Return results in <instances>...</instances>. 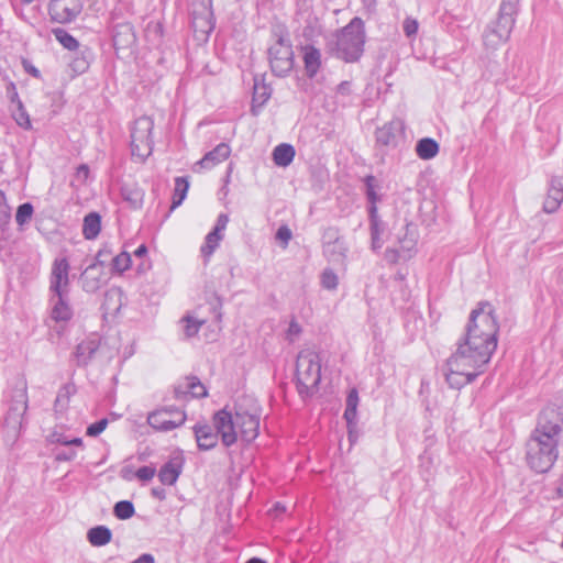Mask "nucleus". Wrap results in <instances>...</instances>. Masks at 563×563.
Wrapping results in <instances>:
<instances>
[{
    "mask_svg": "<svg viewBox=\"0 0 563 563\" xmlns=\"http://www.w3.org/2000/svg\"><path fill=\"white\" fill-rule=\"evenodd\" d=\"M154 120L143 115L135 120L131 129V155L136 162L144 163L154 150Z\"/></svg>",
    "mask_w": 563,
    "mask_h": 563,
    "instance_id": "6",
    "label": "nucleus"
},
{
    "mask_svg": "<svg viewBox=\"0 0 563 563\" xmlns=\"http://www.w3.org/2000/svg\"><path fill=\"white\" fill-rule=\"evenodd\" d=\"M186 327L185 331L188 336L195 335L200 327L207 322V319L200 318L198 313L196 316L185 318Z\"/></svg>",
    "mask_w": 563,
    "mask_h": 563,
    "instance_id": "28",
    "label": "nucleus"
},
{
    "mask_svg": "<svg viewBox=\"0 0 563 563\" xmlns=\"http://www.w3.org/2000/svg\"><path fill=\"white\" fill-rule=\"evenodd\" d=\"M156 474V468L153 466H143L136 471V477L140 481H151Z\"/></svg>",
    "mask_w": 563,
    "mask_h": 563,
    "instance_id": "33",
    "label": "nucleus"
},
{
    "mask_svg": "<svg viewBox=\"0 0 563 563\" xmlns=\"http://www.w3.org/2000/svg\"><path fill=\"white\" fill-rule=\"evenodd\" d=\"M269 62L272 69L278 75H284L291 70L294 66V52L287 38L280 36L269 48Z\"/></svg>",
    "mask_w": 563,
    "mask_h": 563,
    "instance_id": "8",
    "label": "nucleus"
},
{
    "mask_svg": "<svg viewBox=\"0 0 563 563\" xmlns=\"http://www.w3.org/2000/svg\"><path fill=\"white\" fill-rule=\"evenodd\" d=\"M114 515L117 518L125 520L134 515V506L131 501L122 500L115 504Z\"/></svg>",
    "mask_w": 563,
    "mask_h": 563,
    "instance_id": "27",
    "label": "nucleus"
},
{
    "mask_svg": "<svg viewBox=\"0 0 563 563\" xmlns=\"http://www.w3.org/2000/svg\"><path fill=\"white\" fill-rule=\"evenodd\" d=\"M52 318L55 321H68L71 318V310L69 306L64 301L63 297L58 299V302L52 310Z\"/></svg>",
    "mask_w": 563,
    "mask_h": 563,
    "instance_id": "25",
    "label": "nucleus"
},
{
    "mask_svg": "<svg viewBox=\"0 0 563 563\" xmlns=\"http://www.w3.org/2000/svg\"><path fill=\"white\" fill-rule=\"evenodd\" d=\"M378 227L377 224H374L373 228H372V235H373V243L375 244L376 241L378 240Z\"/></svg>",
    "mask_w": 563,
    "mask_h": 563,
    "instance_id": "44",
    "label": "nucleus"
},
{
    "mask_svg": "<svg viewBox=\"0 0 563 563\" xmlns=\"http://www.w3.org/2000/svg\"><path fill=\"white\" fill-rule=\"evenodd\" d=\"M418 29H419V24L416 19L407 18L404 21V32L406 33L407 36L416 35V33L418 32Z\"/></svg>",
    "mask_w": 563,
    "mask_h": 563,
    "instance_id": "34",
    "label": "nucleus"
},
{
    "mask_svg": "<svg viewBox=\"0 0 563 563\" xmlns=\"http://www.w3.org/2000/svg\"><path fill=\"white\" fill-rule=\"evenodd\" d=\"M561 427L559 415L553 410L540 415L527 450V461L538 473L548 472L558 459L559 437Z\"/></svg>",
    "mask_w": 563,
    "mask_h": 563,
    "instance_id": "2",
    "label": "nucleus"
},
{
    "mask_svg": "<svg viewBox=\"0 0 563 563\" xmlns=\"http://www.w3.org/2000/svg\"><path fill=\"white\" fill-rule=\"evenodd\" d=\"M365 29L361 18H354L336 34L335 55L346 63L356 62L364 52Z\"/></svg>",
    "mask_w": 563,
    "mask_h": 563,
    "instance_id": "4",
    "label": "nucleus"
},
{
    "mask_svg": "<svg viewBox=\"0 0 563 563\" xmlns=\"http://www.w3.org/2000/svg\"><path fill=\"white\" fill-rule=\"evenodd\" d=\"M81 10L80 0H53L48 7L52 20L57 23L71 22L80 14Z\"/></svg>",
    "mask_w": 563,
    "mask_h": 563,
    "instance_id": "9",
    "label": "nucleus"
},
{
    "mask_svg": "<svg viewBox=\"0 0 563 563\" xmlns=\"http://www.w3.org/2000/svg\"><path fill=\"white\" fill-rule=\"evenodd\" d=\"M181 466L183 465L179 460H172L167 462L158 473L162 484L174 485L181 473Z\"/></svg>",
    "mask_w": 563,
    "mask_h": 563,
    "instance_id": "16",
    "label": "nucleus"
},
{
    "mask_svg": "<svg viewBox=\"0 0 563 563\" xmlns=\"http://www.w3.org/2000/svg\"><path fill=\"white\" fill-rule=\"evenodd\" d=\"M88 540L92 545H104L111 540V531L103 526L92 528L88 532Z\"/></svg>",
    "mask_w": 563,
    "mask_h": 563,
    "instance_id": "22",
    "label": "nucleus"
},
{
    "mask_svg": "<svg viewBox=\"0 0 563 563\" xmlns=\"http://www.w3.org/2000/svg\"><path fill=\"white\" fill-rule=\"evenodd\" d=\"M108 426V420L107 419H101L95 423H91L88 428H87V435L88 437H97L99 435L100 433H102L106 428Z\"/></svg>",
    "mask_w": 563,
    "mask_h": 563,
    "instance_id": "32",
    "label": "nucleus"
},
{
    "mask_svg": "<svg viewBox=\"0 0 563 563\" xmlns=\"http://www.w3.org/2000/svg\"><path fill=\"white\" fill-rule=\"evenodd\" d=\"M79 170H81V173L88 174V167L87 166H80Z\"/></svg>",
    "mask_w": 563,
    "mask_h": 563,
    "instance_id": "48",
    "label": "nucleus"
},
{
    "mask_svg": "<svg viewBox=\"0 0 563 563\" xmlns=\"http://www.w3.org/2000/svg\"><path fill=\"white\" fill-rule=\"evenodd\" d=\"M416 153L419 158L428 161L435 157L439 153V144L430 137L421 139L416 146Z\"/></svg>",
    "mask_w": 563,
    "mask_h": 563,
    "instance_id": "18",
    "label": "nucleus"
},
{
    "mask_svg": "<svg viewBox=\"0 0 563 563\" xmlns=\"http://www.w3.org/2000/svg\"><path fill=\"white\" fill-rule=\"evenodd\" d=\"M249 563H267V562L262 559H258V558H252V559H249Z\"/></svg>",
    "mask_w": 563,
    "mask_h": 563,
    "instance_id": "46",
    "label": "nucleus"
},
{
    "mask_svg": "<svg viewBox=\"0 0 563 563\" xmlns=\"http://www.w3.org/2000/svg\"><path fill=\"white\" fill-rule=\"evenodd\" d=\"M13 118L20 126H22L24 129H29L31 126L30 117L26 113V111L24 110V108L20 101H18L16 108L13 111Z\"/></svg>",
    "mask_w": 563,
    "mask_h": 563,
    "instance_id": "30",
    "label": "nucleus"
},
{
    "mask_svg": "<svg viewBox=\"0 0 563 563\" xmlns=\"http://www.w3.org/2000/svg\"><path fill=\"white\" fill-rule=\"evenodd\" d=\"M296 155L295 147L288 143L277 145L273 151V161L279 167L289 166Z\"/></svg>",
    "mask_w": 563,
    "mask_h": 563,
    "instance_id": "17",
    "label": "nucleus"
},
{
    "mask_svg": "<svg viewBox=\"0 0 563 563\" xmlns=\"http://www.w3.org/2000/svg\"><path fill=\"white\" fill-rule=\"evenodd\" d=\"M125 198L128 200H131L133 202L134 207H137L143 201V192L140 191V190H136V191L133 192V196H131V197L126 196Z\"/></svg>",
    "mask_w": 563,
    "mask_h": 563,
    "instance_id": "38",
    "label": "nucleus"
},
{
    "mask_svg": "<svg viewBox=\"0 0 563 563\" xmlns=\"http://www.w3.org/2000/svg\"><path fill=\"white\" fill-rule=\"evenodd\" d=\"M563 201V183L561 180H553L548 195L543 202V209L545 212H554L559 209Z\"/></svg>",
    "mask_w": 563,
    "mask_h": 563,
    "instance_id": "15",
    "label": "nucleus"
},
{
    "mask_svg": "<svg viewBox=\"0 0 563 563\" xmlns=\"http://www.w3.org/2000/svg\"><path fill=\"white\" fill-rule=\"evenodd\" d=\"M503 20H505V23H506V24H509L508 19H503V18H500V19H499V23H500V22H503Z\"/></svg>",
    "mask_w": 563,
    "mask_h": 563,
    "instance_id": "52",
    "label": "nucleus"
},
{
    "mask_svg": "<svg viewBox=\"0 0 563 563\" xmlns=\"http://www.w3.org/2000/svg\"><path fill=\"white\" fill-rule=\"evenodd\" d=\"M53 34L64 48L76 51L79 47L78 41L64 29H54Z\"/></svg>",
    "mask_w": 563,
    "mask_h": 563,
    "instance_id": "23",
    "label": "nucleus"
},
{
    "mask_svg": "<svg viewBox=\"0 0 563 563\" xmlns=\"http://www.w3.org/2000/svg\"><path fill=\"white\" fill-rule=\"evenodd\" d=\"M25 3H31L33 0H22Z\"/></svg>",
    "mask_w": 563,
    "mask_h": 563,
    "instance_id": "53",
    "label": "nucleus"
},
{
    "mask_svg": "<svg viewBox=\"0 0 563 563\" xmlns=\"http://www.w3.org/2000/svg\"><path fill=\"white\" fill-rule=\"evenodd\" d=\"M24 67H25V69H26L29 73L33 74L34 76H36V75H37V70H36L34 67H29L25 63H24Z\"/></svg>",
    "mask_w": 563,
    "mask_h": 563,
    "instance_id": "45",
    "label": "nucleus"
},
{
    "mask_svg": "<svg viewBox=\"0 0 563 563\" xmlns=\"http://www.w3.org/2000/svg\"><path fill=\"white\" fill-rule=\"evenodd\" d=\"M230 155V147L221 143L216 146L211 152L207 153L199 162L195 165L196 172H201L202 169H210L218 164L224 162Z\"/></svg>",
    "mask_w": 563,
    "mask_h": 563,
    "instance_id": "13",
    "label": "nucleus"
},
{
    "mask_svg": "<svg viewBox=\"0 0 563 563\" xmlns=\"http://www.w3.org/2000/svg\"><path fill=\"white\" fill-rule=\"evenodd\" d=\"M132 265L130 253L121 252L112 260V269L119 274L128 271Z\"/></svg>",
    "mask_w": 563,
    "mask_h": 563,
    "instance_id": "26",
    "label": "nucleus"
},
{
    "mask_svg": "<svg viewBox=\"0 0 563 563\" xmlns=\"http://www.w3.org/2000/svg\"><path fill=\"white\" fill-rule=\"evenodd\" d=\"M33 214V207L31 203L26 202L19 206L15 214V221L19 225H23L29 222Z\"/></svg>",
    "mask_w": 563,
    "mask_h": 563,
    "instance_id": "29",
    "label": "nucleus"
},
{
    "mask_svg": "<svg viewBox=\"0 0 563 563\" xmlns=\"http://www.w3.org/2000/svg\"><path fill=\"white\" fill-rule=\"evenodd\" d=\"M186 412L177 407H162L147 416V423L157 431H170L186 421Z\"/></svg>",
    "mask_w": 563,
    "mask_h": 563,
    "instance_id": "7",
    "label": "nucleus"
},
{
    "mask_svg": "<svg viewBox=\"0 0 563 563\" xmlns=\"http://www.w3.org/2000/svg\"><path fill=\"white\" fill-rule=\"evenodd\" d=\"M175 395L179 399L187 400L189 398H200L207 396L206 386L194 376L181 378L176 387Z\"/></svg>",
    "mask_w": 563,
    "mask_h": 563,
    "instance_id": "11",
    "label": "nucleus"
},
{
    "mask_svg": "<svg viewBox=\"0 0 563 563\" xmlns=\"http://www.w3.org/2000/svg\"><path fill=\"white\" fill-rule=\"evenodd\" d=\"M305 71L308 77L312 78L317 75L321 67V53L312 45L301 47Z\"/></svg>",
    "mask_w": 563,
    "mask_h": 563,
    "instance_id": "14",
    "label": "nucleus"
},
{
    "mask_svg": "<svg viewBox=\"0 0 563 563\" xmlns=\"http://www.w3.org/2000/svg\"><path fill=\"white\" fill-rule=\"evenodd\" d=\"M69 263L67 258H56L52 265L51 289L55 291L58 298L64 296L69 284Z\"/></svg>",
    "mask_w": 563,
    "mask_h": 563,
    "instance_id": "10",
    "label": "nucleus"
},
{
    "mask_svg": "<svg viewBox=\"0 0 563 563\" xmlns=\"http://www.w3.org/2000/svg\"><path fill=\"white\" fill-rule=\"evenodd\" d=\"M271 512L277 518L286 512V507L279 503H277L272 509Z\"/></svg>",
    "mask_w": 563,
    "mask_h": 563,
    "instance_id": "40",
    "label": "nucleus"
},
{
    "mask_svg": "<svg viewBox=\"0 0 563 563\" xmlns=\"http://www.w3.org/2000/svg\"><path fill=\"white\" fill-rule=\"evenodd\" d=\"M509 32H510V29L508 27L506 31H505V38H507L509 36Z\"/></svg>",
    "mask_w": 563,
    "mask_h": 563,
    "instance_id": "51",
    "label": "nucleus"
},
{
    "mask_svg": "<svg viewBox=\"0 0 563 563\" xmlns=\"http://www.w3.org/2000/svg\"><path fill=\"white\" fill-rule=\"evenodd\" d=\"M272 90L263 80H255L253 87V109L261 107L271 98Z\"/></svg>",
    "mask_w": 563,
    "mask_h": 563,
    "instance_id": "21",
    "label": "nucleus"
},
{
    "mask_svg": "<svg viewBox=\"0 0 563 563\" xmlns=\"http://www.w3.org/2000/svg\"><path fill=\"white\" fill-rule=\"evenodd\" d=\"M213 424L217 433L208 424L195 427L197 444L202 450H210L218 443V434L221 435L224 445L230 446L236 441V432L232 421V415L225 409L218 411L213 416Z\"/></svg>",
    "mask_w": 563,
    "mask_h": 563,
    "instance_id": "3",
    "label": "nucleus"
},
{
    "mask_svg": "<svg viewBox=\"0 0 563 563\" xmlns=\"http://www.w3.org/2000/svg\"><path fill=\"white\" fill-rule=\"evenodd\" d=\"M228 222L229 219L227 216H219L214 229L206 236L205 243L200 249V252L205 258H210V256L219 246L220 241L222 240V232L225 230Z\"/></svg>",
    "mask_w": 563,
    "mask_h": 563,
    "instance_id": "12",
    "label": "nucleus"
},
{
    "mask_svg": "<svg viewBox=\"0 0 563 563\" xmlns=\"http://www.w3.org/2000/svg\"><path fill=\"white\" fill-rule=\"evenodd\" d=\"M276 238L278 241L282 242L283 244V247H286L288 245V242L290 241L291 239V231L288 227L286 225H283L278 229L277 233H276Z\"/></svg>",
    "mask_w": 563,
    "mask_h": 563,
    "instance_id": "35",
    "label": "nucleus"
},
{
    "mask_svg": "<svg viewBox=\"0 0 563 563\" xmlns=\"http://www.w3.org/2000/svg\"><path fill=\"white\" fill-rule=\"evenodd\" d=\"M114 45H115V46H118V45H119V35H117V36L114 37Z\"/></svg>",
    "mask_w": 563,
    "mask_h": 563,
    "instance_id": "50",
    "label": "nucleus"
},
{
    "mask_svg": "<svg viewBox=\"0 0 563 563\" xmlns=\"http://www.w3.org/2000/svg\"><path fill=\"white\" fill-rule=\"evenodd\" d=\"M371 199L374 201L375 200V194L373 192V190H369L368 192Z\"/></svg>",
    "mask_w": 563,
    "mask_h": 563,
    "instance_id": "49",
    "label": "nucleus"
},
{
    "mask_svg": "<svg viewBox=\"0 0 563 563\" xmlns=\"http://www.w3.org/2000/svg\"><path fill=\"white\" fill-rule=\"evenodd\" d=\"M358 405V394L356 389H352L346 398V409L344 411V418L349 424H352L356 418Z\"/></svg>",
    "mask_w": 563,
    "mask_h": 563,
    "instance_id": "24",
    "label": "nucleus"
},
{
    "mask_svg": "<svg viewBox=\"0 0 563 563\" xmlns=\"http://www.w3.org/2000/svg\"><path fill=\"white\" fill-rule=\"evenodd\" d=\"M189 190V181L186 177H176L175 178V187L172 196V207L174 210L179 207L185 200L187 192Z\"/></svg>",
    "mask_w": 563,
    "mask_h": 563,
    "instance_id": "19",
    "label": "nucleus"
},
{
    "mask_svg": "<svg viewBox=\"0 0 563 563\" xmlns=\"http://www.w3.org/2000/svg\"><path fill=\"white\" fill-rule=\"evenodd\" d=\"M321 380V364L319 355L310 350L298 354L296 368V386L302 398L314 395Z\"/></svg>",
    "mask_w": 563,
    "mask_h": 563,
    "instance_id": "5",
    "label": "nucleus"
},
{
    "mask_svg": "<svg viewBox=\"0 0 563 563\" xmlns=\"http://www.w3.org/2000/svg\"><path fill=\"white\" fill-rule=\"evenodd\" d=\"M391 137V128L384 126L378 131L377 141L384 145H388L390 143Z\"/></svg>",
    "mask_w": 563,
    "mask_h": 563,
    "instance_id": "37",
    "label": "nucleus"
},
{
    "mask_svg": "<svg viewBox=\"0 0 563 563\" xmlns=\"http://www.w3.org/2000/svg\"><path fill=\"white\" fill-rule=\"evenodd\" d=\"M321 285L328 290H333L339 285V278L336 274L331 269H325L321 275Z\"/></svg>",
    "mask_w": 563,
    "mask_h": 563,
    "instance_id": "31",
    "label": "nucleus"
},
{
    "mask_svg": "<svg viewBox=\"0 0 563 563\" xmlns=\"http://www.w3.org/2000/svg\"><path fill=\"white\" fill-rule=\"evenodd\" d=\"M260 430V415L249 417V437L256 438Z\"/></svg>",
    "mask_w": 563,
    "mask_h": 563,
    "instance_id": "36",
    "label": "nucleus"
},
{
    "mask_svg": "<svg viewBox=\"0 0 563 563\" xmlns=\"http://www.w3.org/2000/svg\"><path fill=\"white\" fill-rule=\"evenodd\" d=\"M498 322L489 302L471 312L465 339L448 361V383L455 388L471 383L490 361L497 347Z\"/></svg>",
    "mask_w": 563,
    "mask_h": 563,
    "instance_id": "1",
    "label": "nucleus"
},
{
    "mask_svg": "<svg viewBox=\"0 0 563 563\" xmlns=\"http://www.w3.org/2000/svg\"><path fill=\"white\" fill-rule=\"evenodd\" d=\"M132 563H154V558L151 554H143Z\"/></svg>",
    "mask_w": 563,
    "mask_h": 563,
    "instance_id": "41",
    "label": "nucleus"
},
{
    "mask_svg": "<svg viewBox=\"0 0 563 563\" xmlns=\"http://www.w3.org/2000/svg\"><path fill=\"white\" fill-rule=\"evenodd\" d=\"M7 198L3 191L0 190V203L5 202Z\"/></svg>",
    "mask_w": 563,
    "mask_h": 563,
    "instance_id": "47",
    "label": "nucleus"
},
{
    "mask_svg": "<svg viewBox=\"0 0 563 563\" xmlns=\"http://www.w3.org/2000/svg\"><path fill=\"white\" fill-rule=\"evenodd\" d=\"M65 445H76V446H80L82 445V440L80 438H75L73 440H69V441H65L64 442Z\"/></svg>",
    "mask_w": 563,
    "mask_h": 563,
    "instance_id": "43",
    "label": "nucleus"
},
{
    "mask_svg": "<svg viewBox=\"0 0 563 563\" xmlns=\"http://www.w3.org/2000/svg\"><path fill=\"white\" fill-rule=\"evenodd\" d=\"M101 229V219L98 213H89L84 219L82 234L86 239L92 240L97 238Z\"/></svg>",
    "mask_w": 563,
    "mask_h": 563,
    "instance_id": "20",
    "label": "nucleus"
},
{
    "mask_svg": "<svg viewBox=\"0 0 563 563\" xmlns=\"http://www.w3.org/2000/svg\"><path fill=\"white\" fill-rule=\"evenodd\" d=\"M300 332V325L296 321H291L288 329V336L292 339L294 336H297Z\"/></svg>",
    "mask_w": 563,
    "mask_h": 563,
    "instance_id": "39",
    "label": "nucleus"
},
{
    "mask_svg": "<svg viewBox=\"0 0 563 563\" xmlns=\"http://www.w3.org/2000/svg\"><path fill=\"white\" fill-rule=\"evenodd\" d=\"M147 254V247L145 244H141L135 251L134 255L137 257L145 256Z\"/></svg>",
    "mask_w": 563,
    "mask_h": 563,
    "instance_id": "42",
    "label": "nucleus"
}]
</instances>
